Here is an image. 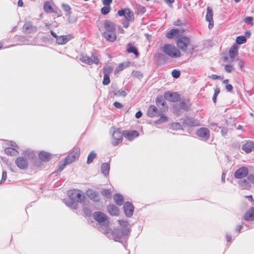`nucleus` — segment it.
Masks as SVG:
<instances>
[{"label":"nucleus","mask_w":254,"mask_h":254,"mask_svg":"<svg viewBox=\"0 0 254 254\" xmlns=\"http://www.w3.org/2000/svg\"><path fill=\"white\" fill-rule=\"evenodd\" d=\"M118 222L121 228L114 229V230L106 228L105 234L108 238L124 245L128 240L130 229L127 221L119 220Z\"/></svg>","instance_id":"1"},{"label":"nucleus","mask_w":254,"mask_h":254,"mask_svg":"<svg viewBox=\"0 0 254 254\" xmlns=\"http://www.w3.org/2000/svg\"><path fill=\"white\" fill-rule=\"evenodd\" d=\"M30 160L35 163L38 159L33 151L27 149L23 151L22 156L18 157L15 159V163L19 169L24 170L28 167V161Z\"/></svg>","instance_id":"2"},{"label":"nucleus","mask_w":254,"mask_h":254,"mask_svg":"<svg viewBox=\"0 0 254 254\" xmlns=\"http://www.w3.org/2000/svg\"><path fill=\"white\" fill-rule=\"evenodd\" d=\"M162 50L164 53L171 58H177L182 55L180 50L171 44L165 45Z\"/></svg>","instance_id":"3"},{"label":"nucleus","mask_w":254,"mask_h":254,"mask_svg":"<svg viewBox=\"0 0 254 254\" xmlns=\"http://www.w3.org/2000/svg\"><path fill=\"white\" fill-rule=\"evenodd\" d=\"M69 198L77 202H80L84 204V200L86 197L81 191L77 190H71L68 191Z\"/></svg>","instance_id":"4"},{"label":"nucleus","mask_w":254,"mask_h":254,"mask_svg":"<svg viewBox=\"0 0 254 254\" xmlns=\"http://www.w3.org/2000/svg\"><path fill=\"white\" fill-rule=\"evenodd\" d=\"M110 131L112 133V144L113 146H117L122 141L123 132H121L119 129L114 127H111Z\"/></svg>","instance_id":"5"},{"label":"nucleus","mask_w":254,"mask_h":254,"mask_svg":"<svg viewBox=\"0 0 254 254\" xmlns=\"http://www.w3.org/2000/svg\"><path fill=\"white\" fill-rule=\"evenodd\" d=\"M190 39L186 36H181L177 40V46L182 51L187 50L188 46L190 43Z\"/></svg>","instance_id":"6"},{"label":"nucleus","mask_w":254,"mask_h":254,"mask_svg":"<svg viewBox=\"0 0 254 254\" xmlns=\"http://www.w3.org/2000/svg\"><path fill=\"white\" fill-rule=\"evenodd\" d=\"M164 98L171 102H176L181 100V95L178 92L167 91L164 93Z\"/></svg>","instance_id":"7"},{"label":"nucleus","mask_w":254,"mask_h":254,"mask_svg":"<svg viewBox=\"0 0 254 254\" xmlns=\"http://www.w3.org/2000/svg\"><path fill=\"white\" fill-rule=\"evenodd\" d=\"M118 14L120 16H124L127 21L134 20V14L133 11L129 8H124L118 11Z\"/></svg>","instance_id":"8"},{"label":"nucleus","mask_w":254,"mask_h":254,"mask_svg":"<svg viewBox=\"0 0 254 254\" xmlns=\"http://www.w3.org/2000/svg\"><path fill=\"white\" fill-rule=\"evenodd\" d=\"M156 103L157 106L159 108L161 113H165L168 110V106L163 96H158L156 99Z\"/></svg>","instance_id":"9"},{"label":"nucleus","mask_w":254,"mask_h":254,"mask_svg":"<svg viewBox=\"0 0 254 254\" xmlns=\"http://www.w3.org/2000/svg\"><path fill=\"white\" fill-rule=\"evenodd\" d=\"M196 134L204 140H207L210 136L209 130L206 127H201L196 131Z\"/></svg>","instance_id":"10"},{"label":"nucleus","mask_w":254,"mask_h":254,"mask_svg":"<svg viewBox=\"0 0 254 254\" xmlns=\"http://www.w3.org/2000/svg\"><path fill=\"white\" fill-rule=\"evenodd\" d=\"M123 208L125 214L127 217H130L133 215L134 207L130 202H126L124 204Z\"/></svg>","instance_id":"11"},{"label":"nucleus","mask_w":254,"mask_h":254,"mask_svg":"<svg viewBox=\"0 0 254 254\" xmlns=\"http://www.w3.org/2000/svg\"><path fill=\"white\" fill-rule=\"evenodd\" d=\"M249 174V170L246 167H242L236 171L234 177L236 179H240L246 177Z\"/></svg>","instance_id":"12"},{"label":"nucleus","mask_w":254,"mask_h":254,"mask_svg":"<svg viewBox=\"0 0 254 254\" xmlns=\"http://www.w3.org/2000/svg\"><path fill=\"white\" fill-rule=\"evenodd\" d=\"M164 113V112L161 113V111L158 110V108L154 105H150L147 110V116L149 117H159V115H161Z\"/></svg>","instance_id":"13"},{"label":"nucleus","mask_w":254,"mask_h":254,"mask_svg":"<svg viewBox=\"0 0 254 254\" xmlns=\"http://www.w3.org/2000/svg\"><path fill=\"white\" fill-rule=\"evenodd\" d=\"M123 136L129 141H132L135 138L139 136V133L137 131L124 130L123 131Z\"/></svg>","instance_id":"14"},{"label":"nucleus","mask_w":254,"mask_h":254,"mask_svg":"<svg viewBox=\"0 0 254 254\" xmlns=\"http://www.w3.org/2000/svg\"><path fill=\"white\" fill-rule=\"evenodd\" d=\"M213 10L210 7H207L206 15V20L209 22L208 28L211 29L213 26Z\"/></svg>","instance_id":"15"},{"label":"nucleus","mask_w":254,"mask_h":254,"mask_svg":"<svg viewBox=\"0 0 254 254\" xmlns=\"http://www.w3.org/2000/svg\"><path fill=\"white\" fill-rule=\"evenodd\" d=\"M242 146V149L249 153L254 150V143L252 141H245Z\"/></svg>","instance_id":"16"},{"label":"nucleus","mask_w":254,"mask_h":254,"mask_svg":"<svg viewBox=\"0 0 254 254\" xmlns=\"http://www.w3.org/2000/svg\"><path fill=\"white\" fill-rule=\"evenodd\" d=\"M93 216L95 220L100 224L105 222L107 220L106 215L100 211L95 212L94 213Z\"/></svg>","instance_id":"17"},{"label":"nucleus","mask_w":254,"mask_h":254,"mask_svg":"<svg viewBox=\"0 0 254 254\" xmlns=\"http://www.w3.org/2000/svg\"><path fill=\"white\" fill-rule=\"evenodd\" d=\"M104 26L105 29L104 32H115L116 28L115 24L109 20H106L104 23Z\"/></svg>","instance_id":"18"},{"label":"nucleus","mask_w":254,"mask_h":254,"mask_svg":"<svg viewBox=\"0 0 254 254\" xmlns=\"http://www.w3.org/2000/svg\"><path fill=\"white\" fill-rule=\"evenodd\" d=\"M71 38L70 35L60 36L56 39V43L58 45H64L67 43Z\"/></svg>","instance_id":"19"},{"label":"nucleus","mask_w":254,"mask_h":254,"mask_svg":"<svg viewBox=\"0 0 254 254\" xmlns=\"http://www.w3.org/2000/svg\"><path fill=\"white\" fill-rule=\"evenodd\" d=\"M102 36L105 38V39L110 42H114L117 39V36L115 32H104L102 33Z\"/></svg>","instance_id":"20"},{"label":"nucleus","mask_w":254,"mask_h":254,"mask_svg":"<svg viewBox=\"0 0 254 254\" xmlns=\"http://www.w3.org/2000/svg\"><path fill=\"white\" fill-rule=\"evenodd\" d=\"M244 219L247 221L254 220V207H251L244 215Z\"/></svg>","instance_id":"21"},{"label":"nucleus","mask_w":254,"mask_h":254,"mask_svg":"<svg viewBox=\"0 0 254 254\" xmlns=\"http://www.w3.org/2000/svg\"><path fill=\"white\" fill-rule=\"evenodd\" d=\"M36 30V27L30 23L26 22L23 26V31L25 34H30Z\"/></svg>","instance_id":"22"},{"label":"nucleus","mask_w":254,"mask_h":254,"mask_svg":"<svg viewBox=\"0 0 254 254\" xmlns=\"http://www.w3.org/2000/svg\"><path fill=\"white\" fill-rule=\"evenodd\" d=\"M183 124L189 127H195L198 125V121L193 118L187 117L184 120Z\"/></svg>","instance_id":"23"},{"label":"nucleus","mask_w":254,"mask_h":254,"mask_svg":"<svg viewBox=\"0 0 254 254\" xmlns=\"http://www.w3.org/2000/svg\"><path fill=\"white\" fill-rule=\"evenodd\" d=\"M87 195L92 200L97 202L99 200V194L93 190H88L86 191Z\"/></svg>","instance_id":"24"},{"label":"nucleus","mask_w":254,"mask_h":254,"mask_svg":"<svg viewBox=\"0 0 254 254\" xmlns=\"http://www.w3.org/2000/svg\"><path fill=\"white\" fill-rule=\"evenodd\" d=\"M127 51L128 53H133L134 54L135 57L137 58L139 56V53L137 48L131 43H129L127 45Z\"/></svg>","instance_id":"25"},{"label":"nucleus","mask_w":254,"mask_h":254,"mask_svg":"<svg viewBox=\"0 0 254 254\" xmlns=\"http://www.w3.org/2000/svg\"><path fill=\"white\" fill-rule=\"evenodd\" d=\"M107 210L108 212L111 215H117L119 214V209L114 204H110L107 207Z\"/></svg>","instance_id":"26"},{"label":"nucleus","mask_w":254,"mask_h":254,"mask_svg":"<svg viewBox=\"0 0 254 254\" xmlns=\"http://www.w3.org/2000/svg\"><path fill=\"white\" fill-rule=\"evenodd\" d=\"M43 9L46 13L57 12L53 9L51 2L49 1H47L44 3Z\"/></svg>","instance_id":"27"},{"label":"nucleus","mask_w":254,"mask_h":254,"mask_svg":"<svg viewBox=\"0 0 254 254\" xmlns=\"http://www.w3.org/2000/svg\"><path fill=\"white\" fill-rule=\"evenodd\" d=\"M39 157L42 161H48L51 158V155L48 152L42 151L39 154Z\"/></svg>","instance_id":"28"},{"label":"nucleus","mask_w":254,"mask_h":254,"mask_svg":"<svg viewBox=\"0 0 254 254\" xmlns=\"http://www.w3.org/2000/svg\"><path fill=\"white\" fill-rule=\"evenodd\" d=\"M114 200L116 204L118 205L121 206L124 202L123 196L120 193H116L113 196Z\"/></svg>","instance_id":"29"},{"label":"nucleus","mask_w":254,"mask_h":254,"mask_svg":"<svg viewBox=\"0 0 254 254\" xmlns=\"http://www.w3.org/2000/svg\"><path fill=\"white\" fill-rule=\"evenodd\" d=\"M65 204L72 209H76L77 208L78 202L70 198L65 200Z\"/></svg>","instance_id":"30"},{"label":"nucleus","mask_w":254,"mask_h":254,"mask_svg":"<svg viewBox=\"0 0 254 254\" xmlns=\"http://www.w3.org/2000/svg\"><path fill=\"white\" fill-rule=\"evenodd\" d=\"M101 170L102 173L104 174V175L106 177L109 176V171H110V164L108 163H103Z\"/></svg>","instance_id":"31"},{"label":"nucleus","mask_w":254,"mask_h":254,"mask_svg":"<svg viewBox=\"0 0 254 254\" xmlns=\"http://www.w3.org/2000/svg\"><path fill=\"white\" fill-rule=\"evenodd\" d=\"M180 32L178 29H172L167 33L166 37L168 39H173Z\"/></svg>","instance_id":"32"},{"label":"nucleus","mask_w":254,"mask_h":254,"mask_svg":"<svg viewBox=\"0 0 254 254\" xmlns=\"http://www.w3.org/2000/svg\"><path fill=\"white\" fill-rule=\"evenodd\" d=\"M4 151L7 155L11 156H17L19 154L18 151L12 147H7L4 149Z\"/></svg>","instance_id":"33"},{"label":"nucleus","mask_w":254,"mask_h":254,"mask_svg":"<svg viewBox=\"0 0 254 254\" xmlns=\"http://www.w3.org/2000/svg\"><path fill=\"white\" fill-rule=\"evenodd\" d=\"M155 58L158 62L161 63H165L167 61V57L165 55L160 53L155 54Z\"/></svg>","instance_id":"34"},{"label":"nucleus","mask_w":254,"mask_h":254,"mask_svg":"<svg viewBox=\"0 0 254 254\" xmlns=\"http://www.w3.org/2000/svg\"><path fill=\"white\" fill-rule=\"evenodd\" d=\"M238 47L236 45H234L232 46L231 49L229 50V56L232 59H234V58L238 54Z\"/></svg>","instance_id":"35"},{"label":"nucleus","mask_w":254,"mask_h":254,"mask_svg":"<svg viewBox=\"0 0 254 254\" xmlns=\"http://www.w3.org/2000/svg\"><path fill=\"white\" fill-rule=\"evenodd\" d=\"M180 105L182 109L184 110H189L190 108V103L188 100H182L180 103Z\"/></svg>","instance_id":"36"},{"label":"nucleus","mask_w":254,"mask_h":254,"mask_svg":"<svg viewBox=\"0 0 254 254\" xmlns=\"http://www.w3.org/2000/svg\"><path fill=\"white\" fill-rule=\"evenodd\" d=\"M112 92L115 96L119 97H126L127 95L126 92L123 90H118L117 88L113 89Z\"/></svg>","instance_id":"37"},{"label":"nucleus","mask_w":254,"mask_h":254,"mask_svg":"<svg viewBox=\"0 0 254 254\" xmlns=\"http://www.w3.org/2000/svg\"><path fill=\"white\" fill-rule=\"evenodd\" d=\"M96 157L97 154L94 151H91L87 156V164H91Z\"/></svg>","instance_id":"38"},{"label":"nucleus","mask_w":254,"mask_h":254,"mask_svg":"<svg viewBox=\"0 0 254 254\" xmlns=\"http://www.w3.org/2000/svg\"><path fill=\"white\" fill-rule=\"evenodd\" d=\"M239 184L243 189H248L251 187L249 182L246 179L240 180Z\"/></svg>","instance_id":"39"},{"label":"nucleus","mask_w":254,"mask_h":254,"mask_svg":"<svg viewBox=\"0 0 254 254\" xmlns=\"http://www.w3.org/2000/svg\"><path fill=\"white\" fill-rule=\"evenodd\" d=\"M15 40L20 42L22 44H27L28 40L25 36H16Z\"/></svg>","instance_id":"40"},{"label":"nucleus","mask_w":254,"mask_h":254,"mask_svg":"<svg viewBox=\"0 0 254 254\" xmlns=\"http://www.w3.org/2000/svg\"><path fill=\"white\" fill-rule=\"evenodd\" d=\"M164 113H162V115H159L160 116V118L156 120L155 123L157 124H161L164 123H166L168 121V117L163 115Z\"/></svg>","instance_id":"41"},{"label":"nucleus","mask_w":254,"mask_h":254,"mask_svg":"<svg viewBox=\"0 0 254 254\" xmlns=\"http://www.w3.org/2000/svg\"><path fill=\"white\" fill-rule=\"evenodd\" d=\"M80 60L82 62L88 64L89 65H91L92 64V62L91 61V58L86 55L82 56Z\"/></svg>","instance_id":"42"},{"label":"nucleus","mask_w":254,"mask_h":254,"mask_svg":"<svg viewBox=\"0 0 254 254\" xmlns=\"http://www.w3.org/2000/svg\"><path fill=\"white\" fill-rule=\"evenodd\" d=\"M101 194L107 198H111L112 193L111 191L108 189H103L101 191Z\"/></svg>","instance_id":"43"},{"label":"nucleus","mask_w":254,"mask_h":254,"mask_svg":"<svg viewBox=\"0 0 254 254\" xmlns=\"http://www.w3.org/2000/svg\"><path fill=\"white\" fill-rule=\"evenodd\" d=\"M100 56L98 54H92L91 57V60L92 64H98L99 63Z\"/></svg>","instance_id":"44"},{"label":"nucleus","mask_w":254,"mask_h":254,"mask_svg":"<svg viewBox=\"0 0 254 254\" xmlns=\"http://www.w3.org/2000/svg\"><path fill=\"white\" fill-rule=\"evenodd\" d=\"M236 41L238 44H243L246 43L247 39L244 36H239L237 37Z\"/></svg>","instance_id":"45"},{"label":"nucleus","mask_w":254,"mask_h":254,"mask_svg":"<svg viewBox=\"0 0 254 254\" xmlns=\"http://www.w3.org/2000/svg\"><path fill=\"white\" fill-rule=\"evenodd\" d=\"M70 155L74 159V160L77 159L79 156V149H75L73 151L69 153Z\"/></svg>","instance_id":"46"},{"label":"nucleus","mask_w":254,"mask_h":254,"mask_svg":"<svg viewBox=\"0 0 254 254\" xmlns=\"http://www.w3.org/2000/svg\"><path fill=\"white\" fill-rule=\"evenodd\" d=\"M62 7L65 12H67L66 15L70 14L71 7L68 4L63 3L62 4Z\"/></svg>","instance_id":"47"},{"label":"nucleus","mask_w":254,"mask_h":254,"mask_svg":"<svg viewBox=\"0 0 254 254\" xmlns=\"http://www.w3.org/2000/svg\"><path fill=\"white\" fill-rule=\"evenodd\" d=\"M110 82V75H104L102 83L104 85H107Z\"/></svg>","instance_id":"48"},{"label":"nucleus","mask_w":254,"mask_h":254,"mask_svg":"<svg viewBox=\"0 0 254 254\" xmlns=\"http://www.w3.org/2000/svg\"><path fill=\"white\" fill-rule=\"evenodd\" d=\"M110 7L109 6H105L103 7L101 9V13L103 15H107L110 11Z\"/></svg>","instance_id":"49"},{"label":"nucleus","mask_w":254,"mask_h":254,"mask_svg":"<svg viewBox=\"0 0 254 254\" xmlns=\"http://www.w3.org/2000/svg\"><path fill=\"white\" fill-rule=\"evenodd\" d=\"M113 68L111 66H106L103 68V73L104 75L107 74V75H110V74L112 71Z\"/></svg>","instance_id":"50"},{"label":"nucleus","mask_w":254,"mask_h":254,"mask_svg":"<svg viewBox=\"0 0 254 254\" xmlns=\"http://www.w3.org/2000/svg\"><path fill=\"white\" fill-rule=\"evenodd\" d=\"M253 20H254L253 17H251V16H247V17H245V18L244 20L245 22H246L247 24H248L249 25H254Z\"/></svg>","instance_id":"51"},{"label":"nucleus","mask_w":254,"mask_h":254,"mask_svg":"<svg viewBox=\"0 0 254 254\" xmlns=\"http://www.w3.org/2000/svg\"><path fill=\"white\" fill-rule=\"evenodd\" d=\"M220 93V89L219 88H216L214 90V93L212 98L213 102L215 103L216 102L217 95Z\"/></svg>","instance_id":"52"},{"label":"nucleus","mask_w":254,"mask_h":254,"mask_svg":"<svg viewBox=\"0 0 254 254\" xmlns=\"http://www.w3.org/2000/svg\"><path fill=\"white\" fill-rule=\"evenodd\" d=\"M181 72L180 70L173 69L172 71V75L174 78H177L180 77Z\"/></svg>","instance_id":"53"},{"label":"nucleus","mask_w":254,"mask_h":254,"mask_svg":"<svg viewBox=\"0 0 254 254\" xmlns=\"http://www.w3.org/2000/svg\"><path fill=\"white\" fill-rule=\"evenodd\" d=\"M83 211L84 214H85V215L86 216L89 217L91 216L92 211L88 208H87L86 207H84L83 208Z\"/></svg>","instance_id":"54"},{"label":"nucleus","mask_w":254,"mask_h":254,"mask_svg":"<svg viewBox=\"0 0 254 254\" xmlns=\"http://www.w3.org/2000/svg\"><path fill=\"white\" fill-rule=\"evenodd\" d=\"M73 161H74V159L71 157V156L69 154L64 159V162L66 163V164L67 165L68 164L71 163Z\"/></svg>","instance_id":"55"},{"label":"nucleus","mask_w":254,"mask_h":254,"mask_svg":"<svg viewBox=\"0 0 254 254\" xmlns=\"http://www.w3.org/2000/svg\"><path fill=\"white\" fill-rule=\"evenodd\" d=\"M136 7L137 9L140 12H141L142 13H144L146 11L145 7L140 4H136Z\"/></svg>","instance_id":"56"},{"label":"nucleus","mask_w":254,"mask_h":254,"mask_svg":"<svg viewBox=\"0 0 254 254\" xmlns=\"http://www.w3.org/2000/svg\"><path fill=\"white\" fill-rule=\"evenodd\" d=\"M172 127L174 129H181L182 128V126L180 123H174L172 124Z\"/></svg>","instance_id":"57"},{"label":"nucleus","mask_w":254,"mask_h":254,"mask_svg":"<svg viewBox=\"0 0 254 254\" xmlns=\"http://www.w3.org/2000/svg\"><path fill=\"white\" fill-rule=\"evenodd\" d=\"M7 178V173L5 171H2L1 180L0 181V184L4 183Z\"/></svg>","instance_id":"58"},{"label":"nucleus","mask_w":254,"mask_h":254,"mask_svg":"<svg viewBox=\"0 0 254 254\" xmlns=\"http://www.w3.org/2000/svg\"><path fill=\"white\" fill-rule=\"evenodd\" d=\"M234 69L233 65L230 64H226L225 66V69L228 72H231Z\"/></svg>","instance_id":"59"},{"label":"nucleus","mask_w":254,"mask_h":254,"mask_svg":"<svg viewBox=\"0 0 254 254\" xmlns=\"http://www.w3.org/2000/svg\"><path fill=\"white\" fill-rule=\"evenodd\" d=\"M219 128L221 129V134L223 136H225L228 132V130L227 128L224 127H219Z\"/></svg>","instance_id":"60"},{"label":"nucleus","mask_w":254,"mask_h":254,"mask_svg":"<svg viewBox=\"0 0 254 254\" xmlns=\"http://www.w3.org/2000/svg\"><path fill=\"white\" fill-rule=\"evenodd\" d=\"M113 0H102L103 4L105 6H109L111 3L112 2Z\"/></svg>","instance_id":"61"},{"label":"nucleus","mask_w":254,"mask_h":254,"mask_svg":"<svg viewBox=\"0 0 254 254\" xmlns=\"http://www.w3.org/2000/svg\"><path fill=\"white\" fill-rule=\"evenodd\" d=\"M126 67L125 65L124 64L122 63L120 64L116 68L117 71H121L123 70Z\"/></svg>","instance_id":"62"},{"label":"nucleus","mask_w":254,"mask_h":254,"mask_svg":"<svg viewBox=\"0 0 254 254\" xmlns=\"http://www.w3.org/2000/svg\"><path fill=\"white\" fill-rule=\"evenodd\" d=\"M248 180L251 182L253 184H254V175L253 174H250L249 175L248 177Z\"/></svg>","instance_id":"63"},{"label":"nucleus","mask_w":254,"mask_h":254,"mask_svg":"<svg viewBox=\"0 0 254 254\" xmlns=\"http://www.w3.org/2000/svg\"><path fill=\"white\" fill-rule=\"evenodd\" d=\"M114 106L116 108H118V109H121L123 107V105L121 103L118 102H115L114 103Z\"/></svg>","instance_id":"64"}]
</instances>
